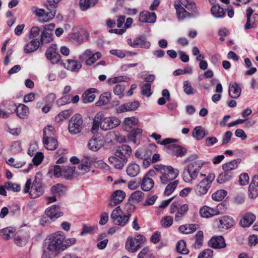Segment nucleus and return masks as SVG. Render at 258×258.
Here are the masks:
<instances>
[{
	"label": "nucleus",
	"instance_id": "1",
	"mask_svg": "<svg viewBox=\"0 0 258 258\" xmlns=\"http://www.w3.org/2000/svg\"><path fill=\"white\" fill-rule=\"evenodd\" d=\"M65 236L61 231H58L50 234L45 240L43 258H50L57 253H60L76 242L75 238L65 239Z\"/></svg>",
	"mask_w": 258,
	"mask_h": 258
},
{
	"label": "nucleus",
	"instance_id": "2",
	"mask_svg": "<svg viewBox=\"0 0 258 258\" xmlns=\"http://www.w3.org/2000/svg\"><path fill=\"white\" fill-rule=\"evenodd\" d=\"M120 123L121 121L117 117H107L102 112H99L93 119L91 131L93 134L97 133L99 128L107 131L117 127Z\"/></svg>",
	"mask_w": 258,
	"mask_h": 258
},
{
	"label": "nucleus",
	"instance_id": "3",
	"mask_svg": "<svg viewBox=\"0 0 258 258\" xmlns=\"http://www.w3.org/2000/svg\"><path fill=\"white\" fill-rule=\"evenodd\" d=\"M41 173H37L35 176V180L32 184L30 179L27 180L23 189L25 193H29L32 199H35L42 195L44 189L41 182Z\"/></svg>",
	"mask_w": 258,
	"mask_h": 258
},
{
	"label": "nucleus",
	"instance_id": "4",
	"mask_svg": "<svg viewBox=\"0 0 258 258\" xmlns=\"http://www.w3.org/2000/svg\"><path fill=\"white\" fill-rule=\"evenodd\" d=\"M203 165V163L201 161L189 164L183 172L182 178L184 181L191 183L192 180L196 179Z\"/></svg>",
	"mask_w": 258,
	"mask_h": 258
},
{
	"label": "nucleus",
	"instance_id": "5",
	"mask_svg": "<svg viewBox=\"0 0 258 258\" xmlns=\"http://www.w3.org/2000/svg\"><path fill=\"white\" fill-rule=\"evenodd\" d=\"M83 120L82 115L80 114L74 115L69 121L68 129L72 135L80 133L83 128Z\"/></svg>",
	"mask_w": 258,
	"mask_h": 258
},
{
	"label": "nucleus",
	"instance_id": "6",
	"mask_svg": "<svg viewBox=\"0 0 258 258\" xmlns=\"http://www.w3.org/2000/svg\"><path fill=\"white\" fill-rule=\"evenodd\" d=\"M179 173L178 169H174L171 166H166L164 169L161 170V175L160 176L161 183L167 184L170 181L175 179Z\"/></svg>",
	"mask_w": 258,
	"mask_h": 258
},
{
	"label": "nucleus",
	"instance_id": "7",
	"mask_svg": "<svg viewBox=\"0 0 258 258\" xmlns=\"http://www.w3.org/2000/svg\"><path fill=\"white\" fill-rule=\"evenodd\" d=\"M48 12H46L43 9H35L33 11V13L37 16L40 17L38 21L43 23L50 21L54 17L56 14V10L49 8H47Z\"/></svg>",
	"mask_w": 258,
	"mask_h": 258
},
{
	"label": "nucleus",
	"instance_id": "8",
	"mask_svg": "<svg viewBox=\"0 0 258 258\" xmlns=\"http://www.w3.org/2000/svg\"><path fill=\"white\" fill-rule=\"evenodd\" d=\"M174 8L176 11V15L179 20H184L187 19L196 18L199 15L198 11L195 12H188L186 10L178 3L174 4Z\"/></svg>",
	"mask_w": 258,
	"mask_h": 258
},
{
	"label": "nucleus",
	"instance_id": "9",
	"mask_svg": "<svg viewBox=\"0 0 258 258\" xmlns=\"http://www.w3.org/2000/svg\"><path fill=\"white\" fill-rule=\"evenodd\" d=\"M45 56L50 62L54 64L58 62L60 60V55L57 50L55 44H52L45 51Z\"/></svg>",
	"mask_w": 258,
	"mask_h": 258
},
{
	"label": "nucleus",
	"instance_id": "10",
	"mask_svg": "<svg viewBox=\"0 0 258 258\" xmlns=\"http://www.w3.org/2000/svg\"><path fill=\"white\" fill-rule=\"evenodd\" d=\"M253 12L254 11L250 7L246 10L247 21L245 25V29L254 28L258 24V14H253Z\"/></svg>",
	"mask_w": 258,
	"mask_h": 258
},
{
	"label": "nucleus",
	"instance_id": "11",
	"mask_svg": "<svg viewBox=\"0 0 258 258\" xmlns=\"http://www.w3.org/2000/svg\"><path fill=\"white\" fill-rule=\"evenodd\" d=\"M125 197V192L121 190H115L112 195L109 206L112 207L123 201Z\"/></svg>",
	"mask_w": 258,
	"mask_h": 258
},
{
	"label": "nucleus",
	"instance_id": "12",
	"mask_svg": "<svg viewBox=\"0 0 258 258\" xmlns=\"http://www.w3.org/2000/svg\"><path fill=\"white\" fill-rule=\"evenodd\" d=\"M45 213L51 221L62 216L63 213L60 211L59 207L57 205H53L46 209Z\"/></svg>",
	"mask_w": 258,
	"mask_h": 258
},
{
	"label": "nucleus",
	"instance_id": "13",
	"mask_svg": "<svg viewBox=\"0 0 258 258\" xmlns=\"http://www.w3.org/2000/svg\"><path fill=\"white\" fill-rule=\"evenodd\" d=\"M130 45L134 47H142L144 48H149L151 46V43L147 41L145 35H141L134 39L133 44Z\"/></svg>",
	"mask_w": 258,
	"mask_h": 258
},
{
	"label": "nucleus",
	"instance_id": "14",
	"mask_svg": "<svg viewBox=\"0 0 258 258\" xmlns=\"http://www.w3.org/2000/svg\"><path fill=\"white\" fill-rule=\"evenodd\" d=\"M146 241L142 235H137L134 239L130 238V252H135L141 248V244Z\"/></svg>",
	"mask_w": 258,
	"mask_h": 258
},
{
	"label": "nucleus",
	"instance_id": "15",
	"mask_svg": "<svg viewBox=\"0 0 258 258\" xmlns=\"http://www.w3.org/2000/svg\"><path fill=\"white\" fill-rule=\"evenodd\" d=\"M220 212L217 209L211 208L208 206H204L200 210V214L203 218H210L219 215Z\"/></svg>",
	"mask_w": 258,
	"mask_h": 258
},
{
	"label": "nucleus",
	"instance_id": "16",
	"mask_svg": "<svg viewBox=\"0 0 258 258\" xmlns=\"http://www.w3.org/2000/svg\"><path fill=\"white\" fill-rule=\"evenodd\" d=\"M169 153L177 157H182L186 153L187 150L184 147L175 144L169 145L167 146Z\"/></svg>",
	"mask_w": 258,
	"mask_h": 258
},
{
	"label": "nucleus",
	"instance_id": "17",
	"mask_svg": "<svg viewBox=\"0 0 258 258\" xmlns=\"http://www.w3.org/2000/svg\"><path fill=\"white\" fill-rule=\"evenodd\" d=\"M208 244L214 248H222L226 245L224 238L221 236L213 237L209 240Z\"/></svg>",
	"mask_w": 258,
	"mask_h": 258
},
{
	"label": "nucleus",
	"instance_id": "18",
	"mask_svg": "<svg viewBox=\"0 0 258 258\" xmlns=\"http://www.w3.org/2000/svg\"><path fill=\"white\" fill-rule=\"evenodd\" d=\"M156 19V15L154 12L144 11L140 14L139 21L141 22L153 23Z\"/></svg>",
	"mask_w": 258,
	"mask_h": 258
},
{
	"label": "nucleus",
	"instance_id": "19",
	"mask_svg": "<svg viewBox=\"0 0 258 258\" xmlns=\"http://www.w3.org/2000/svg\"><path fill=\"white\" fill-rule=\"evenodd\" d=\"M129 146L127 145H122L119 147L115 156L121 160H123V162H127L129 157Z\"/></svg>",
	"mask_w": 258,
	"mask_h": 258
},
{
	"label": "nucleus",
	"instance_id": "20",
	"mask_svg": "<svg viewBox=\"0 0 258 258\" xmlns=\"http://www.w3.org/2000/svg\"><path fill=\"white\" fill-rule=\"evenodd\" d=\"M255 216L251 213L244 214L240 221V224L243 227L250 226L255 221Z\"/></svg>",
	"mask_w": 258,
	"mask_h": 258
},
{
	"label": "nucleus",
	"instance_id": "21",
	"mask_svg": "<svg viewBox=\"0 0 258 258\" xmlns=\"http://www.w3.org/2000/svg\"><path fill=\"white\" fill-rule=\"evenodd\" d=\"M211 186L207 183V181L201 180L195 187V192L199 196L205 195L208 192Z\"/></svg>",
	"mask_w": 258,
	"mask_h": 258
},
{
	"label": "nucleus",
	"instance_id": "22",
	"mask_svg": "<svg viewBox=\"0 0 258 258\" xmlns=\"http://www.w3.org/2000/svg\"><path fill=\"white\" fill-rule=\"evenodd\" d=\"M62 63L65 68L71 71H78L82 67L80 62L73 59H67L63 62Z\"/></svg>",
	"mask_w": 258,
	"mask_h": 258
},
{
	"label": "nucleus",
	"instance_id": "23",
	"mask_svg": "<svg viewBox=\"0 0 258 258\" xmlns=\"http://www.w3.org/2000/svg\"><path fill=\"white\" fill-rule=\"evenodd\" d=\"M229 95L232 98H237L241 94V89L236 83L230 84L229 86Z\"/></svg>",
	"mask_w": 258,
	"mask_h": 258
},
{
	"label": "nucleus",
	"instance_id": "24",
	"mask_svg": "<svg viewBox=\"0 0 258 258\" xmlns=\"http://www.w3.org/2000/svg\"><path fill=\"white\" fill-rule=\"evenodd\" d=\"M40 44L38 39H33L29 43L25 45L24 48L25 52L28 53L36 51L39 48Z\"/></svg>",
	"mask_w": 258,
	"mask_h": 258
},
{
	"label": "nucleus",
	"instance_id": "25",
	"mask_svg": "<svg viewBox=\"0 0 258 258\" xmlns=\"http://www.w3.org/2000/svg\"><path fill=\"white\" fill-rule=\"evenodd\" d=\"M15 232V228L8 227L1 229L0 230V235L4 239L8 240L13 237Z\"/></svg>",
	"mask_w": 258,
	"mask_h": 258
},
{
	"label": "nucleus",
	"instance_id": "26",
	"mask_svg": "<svg viewBox=\"0 0 258 258\" xmlns=\"http://www.w3.org/2000/svg\"><path fill=\"white\" fill-rule=\"evenodd\" d=\"M188 210V206L187 204H183L179 205L177 211L175 215V221L178 222L182 219L185 216Z\"/></svg>",
	"mask_w": 258,
	"mask_h": 258
},
{
	"label": "nucleus",
	"instance_id": "27",
	"mask_svg": "<svg viewBox=\"0 0 258 258\" xmlns=\"http://www.w3.org/2000/svg\"><path fill=\"white\" fill-rule=\"evenodd\" d=\"M53 41V34L50 31L43 30L41 33L40 41L41 45L50 43Z\"/></svg>",
	"mask_w": 258,
	"mask_h": 258
},
{
	"label": "nucleus",
	"instance_id": "28",
	"mask_svg": "<svg viewBox=\"0 0 258 258\" xmlns=\"http://www.w3.org/2000/svg\"><path fill=\"white\" fill-rule=\"evenodd\" d=\"M220 227L224 229H228L233 226L234 221L227 216H224L219 219Z\"/></svg>",
	"mask_w": 258,
	"mask_h": 258
},
{
	"label": "nucleus",
	"instance_id": "29",
	"mask_svg": "<svg viewBox=\"0 0 258 258\" xmlns=\"http://www.w3.org/2000/svg\"><path fill=\"white\" fill-rule=\"evenodd\" d=\"M198 228L199 225L198 224H191L181 225L179 227L178 230L180 233L189 234L195 231Z\"/></svg>",
	"mask_w": 258,
	"mask_h": 258
},
{
	"label": "nucleus",
	"instance_id": "30",
	"mask_svg": "<svg viewBox=\"0 0 258 258\" xmlns=\"http://www.w3.org/2000/svg\"><path fill=\"white\" fill-rule=\"evenodd\" d=\"M240 159H235L223 165L222 168L224 171L231 172V171L236 169L238 164L240 163Z\"/></svg>",
	"mask_w": 258,
	"mask_h": 258
},
{
	"label": "nucleus",
	"instance_id": "31",
	"mask_svg": "<svg viewBox=\"0 0 258 258\" xmlns=\"http://www.w3.org/2000/svg\"><path fill=\"white\" fill-rule=\"evenodd\" d=\"M102 145L103 141L96 138L91 139L88 144L89 149L93 151L99 150Z\"/></svg>",
	"mask_w": 258,
	"mask_h": 258
},
{
	"label": "nucleus",
	"instance_id": "32",
	"mask_svg": "<svg viewBox=\"0 0 258 258\" xmlns=\"http://www.w3.org/2000/svg\"><path fill=\"white\" fill-rule=\"evenodd\" d=\"M208 135V132L202 128L201 126H197L193 130L192 136L197 140H202L205 136Z\"/></svg>",
	"mask_w": 258,
	"mask_h": 258
},
{
	"label": "nucleus",
	"instance_id": "33",
	"mask_svg": "<svg viewBox=\"0 0 258 258\" xmlns=\"http://www.w3.org/2000/svg\"><path fill=\"white\" fill-rule=\"evenodd\" d=\"M76 167L74 166H65L63 169V175L62 176L68 180L72 179L75 175Z\"/></svg>",
	"mask_w": 258,
	"mask_h": 258
},
{
	"label": "nucleus",
	"instance_id": "34",
	"mask_svg": "<svg viewBox=\"0 0 258 258\" xmlns=\"http://www.w3.org/2000/svg\"><path fill=\"white\" fill-rule=\"evenodd\" d=\"M203 232L199 231L195 236V242L192 244V247L196 249L200 248L203 244Z\"/></svg>",
	"mask_w": 258,
	"mask_h": 258
},
{
	"label": "nucleus",
	"instance_id": "35",
	"mask_svg": "<svg viewBox=\"0 0 258 258\" xmlns=\"http://www.w3.org/2000/svg\"><path fill=\"white\" fill-rule=\"evenodd\" d=\"M98 0H80L79 6L80 9L85 11L89 9L91 7H94L97 3Z\"/></svg>",
	"mask_w": 258,
	"mask_h": 258
},
{
	"label": "nucleus",
	"instance_id": "36",
	"mask_svg": "<svg viewBox=\"0 0 258 258\" xmlns=\"http://www.w3.org/2000/svg\"><path fill=\"white\" fill-rule=\"evenodd\" d=\"M28 107L23 104H20L16 108L17 115L21 118H25L28 115Z\"/></svg>",
	"mask_w": 258,
	"mask_h": 258
},
{
	"label": "nucleus",
	"instance_id": "37",
	"mask_svg": "<svg viewBox=\"0 0 258 258\" xmlns=\"http://www.w3.org/2000/svg\"><path fill=\"white\" fill-rule=\"evenodd\" d=\"M142 129L138 127H132L130 126V142L137 144L138 137L142 133Z\"/></svg>",
	"mask_w": 258,
	"mask_h": 258
},
{
	"label": "nucleus",
	"instance_id": "38",
	"mask_svg": "<svg viewBox=\"0 0 258 258\" xmlns=\"http://www.w3.org/2000/svg\"><path fill=\"white\" fill-rule=\"evenodd\" d=\"M154 185V180L151 178L144 176L142 180L141 187L144 191L150 190Z\"/></svg>",
	"mask_w": 258,
	"mask_h": 258
},
{
	"label": "nucleus",
	"instance_id": "39",
	"mask_svg": "<svg viewBox=\"0 0 258 258\" xmlns=\"http://www.w3.org/2000/svg\"><path fill=\"white\" fill-rule=\"evenodd\" d=\"M211 12L212 15L217 18H222L225 15L224 9L219 5L213 6L211 9Z\"/></svg>",
	"mask_w": 258,
	"mask_h": 258
},
{
	"label": "nucleus",
	"instance_id": "40",
	"mask_svg": "<svg viewBox=\"0 0 258 258\" xmlns=\"http://www.w3.org/2000/svg\"><path fill=\"white\" fill-rule=\"evenodd\" d=\"M233 174L232 172L224 171L220 173L217 179L218 183L222 184L230 180L232 177Z\"/></svg>",
	"mask_w": 258,
	"mask_h": 258
},
{
	"label": "nucleus",
	"instance_id": "41",
	"mask_svg": "<svg viewBox=\"0 0 258 258\" xmlns=\"http://www.w3.org/2000/svg\"><path fill=\"white\" fill-rule=\"evenodd\" d=\"M54 128L50 125H48L45 127L43 129V141H47V140L53 139L54 135Z\"/></svg>",
	"mask_w": 258,
	"mask_h": 258
},
{
	"label": "nucleus",
	"instance_id": "42",
	"mask_svg": "<svg viewBox=\"0 0 258 258\" xmlns=\"http://www.w3.org/2000/svg\"><path fill=\"white\" fill-rule=\"evenodd\" d=\"M92 90H95V89H88L83 93L82 95L83 103H91L94 100L96 96L93 93Z\"/></svg>",
	"mask_w": 258,
	"mask_h": 258
},
{
	"label": "nucleus",
	"instance_id": "43",
	"mask_svg": "<svg viewBox=\"0 0 258 258\" xmlns=\"http://www.w3.org/2000/svg\"><path fill=\"white\" fill-rule=\"evenodd\" d=\"M111 94L110 92H105L101 94L96 104L98 106L107 104L110 101Z\"/></svg>",
	"mask_w": 258,
	"mask_h": 258
},
{
	"label": "nucleus",
	"instance_id": "44",
	"mask_svg": "<svg viewBox=\"0 0 258 258\" xmlns=\"http://www.w3.org/2000/svg\"><path fill=\"white\" fill-rule=\"evenodd\" d=\"M73 113L72 110H66L60 112L55 117V120L57 122H59L68 118Z\"/></svg>",
	"mask_w": 258,
	"mask_h": 258
},
{
	"label": "nucleus",
	"instance_id": "45",
	"mask_svg": "<svg viewBox=\"0 0 258 258\" xmlns=\"http://www.w3.org/2000/svg\"><path fill=\"white\" fill-rule=\"evenodd\" d=\"M144 194L141 190H136L130 195V199L133 202L139 203L142 201L144 198Z\"/></svg>",
	"mask_w": 258,
	"mask_h": 258
},
{
	"label": "nucleus",
	"instance_id": "46",
	"mask_svg": "<svg viewBox=\"0 0 258 258\" xmlns=\"http://www.w3.org/2000/svg\"><path fill=\"white\" fill-rule=\"evenodd\" d=\"M119 137L114 132H110L106 134L105 137V141L107 143L114 144L118 141Z\"/></svg>",
	"mask_w": 258,
	"mask_h": 258
},
{
	"label": "nucleus",
	"instance_id": "47",
	"mask_svg": "<svg viewBox=\"0 0 258 258\" xmlns=\"http://www.w3.org/2000/svg\"><path fill=\"white\" fill-rule=\"evenodd\" d=\"M43 143L45 148L49 150H54L57 147V142L55 138L47 140L46 142L43 140Z\"/></svg>",
	"mask_w": 258,
	"mask_h": 258
},
{
	"label": "nucleus",
	"instance_id": "48",
	"mask_svg": "<svg viewBox=\"0 0 258 258\" xmlns=\"http://www.w3.org/2000/svg\"><path fill=\"white\" fill-rule=\"evenodd\" d=\"M178 183V180H175L168 184L164 190L165 195L169 196L171 195L176 188Z\"/></svg>",
	"mask_w": 258,
	"mask_h": 258
},
{
	"label": "nucleus",
	"instance_id": "49",
	"mask_svg": "<svg viewBox=\"0 0 258 258\" xmlns=\"http://www.w3.org/2000/svg\"><path fill=\"white\" fill-rule=\"evenodd\" d=\"M102 56V54L100 52H97L92 54L87 59H86L85 63L87 65L90 66L94 63L96 60L100 59Z\"/></svg>",
	"mask_w": 258,
	"mask_h": 258
},
{
	"label": "nucleus",
	"instance_id": "50",
	"mask_svg": "<svg viewBox=\"0 0 258 258\" xmlns=\"http://www.w3.org/2000/svg\"><path fill=\"white\" fill-rule=\"evenodd\" d=\"M176 249L177 252L183 254H187L189 252V250L186 247V242L183 240L177 243Z\"/></svg>",
	"mask_w": 258,
	"mask_h": 258
},
{
	"label": "nucleus",
	"instance_id": "51",
	"mask_svg": "<svg viewBox=\"0 0 258 258\" xmlns=\"http://www.w3.org/2000/svg\"><path fill=\"white\" fill-rule=\"evenodd\" d=\"M227 195V191L224 189L217 190L212 194L213 200L216 201H222Z\"/></svg>",
	"mask_w": 258,
	"mask_h": 258
},
{
	"label": "nucleus",
	"instance_id": "52",
	"mask_svg": "<svg viewBox=\"0 0 258 258\" xmlns=\"http://www.w3.org/2000/svg\"><path fill=\"white\" fill-rule=\"evenodd\" d=\"M22 145L20 141H14L10 145V150L14 154L20 153L21 152Z\"/></svg>",
	"mask_w": 258,
	"mask_h": 258
},
{
	"label": "nucleus",
	"instance_id": "53",
	"mask_svg": "<svg viewBox=\"0 0 258 258\" xmlns=\"http://www.w3.org/2000/svg\"><path fill=\"white\" fill-rule=\"evenodd\" d=\"M125 90V86L123 85L118 84L115 85L113 88V92L115 95L118 96L119 98L124 97V91Z\"/></svg>",
	"mask_w": 258,
	"mask_h": 258
},
{
	"label": "nucleus",
	"instance_id": "54",
	"mask_svg": "<svg viewBox=\"0 0 258 258\" xmlns=\"http://www.w3.org/2000/svg\"><path fill=\"white\" fill-rule=\"evenodd\" d=\"M181 4L186 9L189 11H191V12L198 11L197 9L195 3L190 1V0H183Z\"/></svg>",
	"mask_w": 258,
	"mask_h": 258
},
{
	"label": "nucleus",
	"instance_id": "55",
	"mask_svg": "<svg viewBox=\"0 0 258 258\" xmlns=\"http://www.w3.org/2000/svg\"><path fill=\"white\" fill-rule=\"evenodd\" d=\"M183 91L187 95H192L195 93V89L190 84L188 81H184L183 83Z\"/></svg>",
	"mask_w": 258,
	"mask_h": 258
},
{
	"label": "nucleus",
	"instance_id": "56",
	"mask_svg": "<svg viewBox=\"0 0 258 258\" xmlns=\"http://www.w3.org/2000/svg\"><path fill=\"white\" fill-rule=\"evenodd\" d=\"M53 173V175L56 177H59L63 175V170L61 169L59 165H55L53 168L50 169L48 173Z\"/></svg>",
	"mask_w": 258,
	"mask_h": 258
},
{
	"label": "nucleus",
	"instance_id": "57",
	"mask_svg": "<svg viewBox=\"0 0 258 258\" xmlns=\"http://www.w3.org/2000/svg\"><path fill=\"white\" fill-rule=\"evenodd\" d=\"M141 94L143 96L150 97L152 95L150 83H145L141 88Z\"/></svg>",
	"mask_w": 258,
	"mask_h": 258
},
{
	"label": "nucleus",
	"instance_id": "58",
	"mask_svg": "<svg viewBox=\"0 0 258 258\" xmlns=\"http://www.w3.org/2000/svg\"><path fill=\"white\" fill-rule=\"evenodd\" d=\"M140 171V167L136 163L130 164V176L135 177L139 174Z\"/></svg>",
	"mask_w": 258,
	"mask_h": 258
},
{
	"label": "nucleus",
	"instance_id": "59",
	"mask_svg": "<svg viewBox=\"0 0 258 258\" xmlns=\"http://www.w3.org/2000/svg\"><path fill=\"white\" fill-rule=\"evenodd\" d=\"M5 187L8 190H10L14 192L19 191L21 189L20 185L17 183H13L11 182H8L5 183Z\"/></svg>",
	"mask_w": 258,
	"mask_h": 258
},
{
	"label": "nucleus",
	"instance_id": "60",
	"mask_svg": "<svg viewBox=\"0 0 258 258\" xmlns=\"http://www.w3.org/2000/svg\"><path fill=\"white\" fill-rule=\"evenodd\" d=\"M70 37L72 40L78 44H81L83 41V37L79 32L71 33Z\"/></svg>",
	"mask_w": 258,
	"mask_h": 258
},
{
	"label": "nucleus",
	"instance_id": "61",
	"mask_svg": "<svg viewBox=\"0 0 258 258\" xmlns=\"http://www.w3.org/2000/svg\"><path fill=\"white\" fill-rule=\"evenodd\" d=\"M258 187L250 184L249 186V197L251 199L255 198L258 196Z\"/></svg>",
	"mask_w": 258,
	"mask_h": 258
},
{
	"label": "nucleus",
	"instance_id": "62",
	"mask_svg": "<svg viewBox=\"0 0 258 258\" xmlns=\"http://www.w3.org/2000/svg\"><path fill=\"white\" fill-rule=\"evenodd\" d=\"M173 223V218L170 216H165L163 217L161 221L163 227L167 228L170 226Z\"/></svg>",
	"mask_w": 258,
	"mask_h": 258
},
{
	"label": "nucleus",
	"instance_id": "63",
	"mask_svg": "<svg viewBox=\"0 0 258 258\" xmlns=\"http://www.w3.org/2000/svg\"><path fill=\"white\" fill-rule=\"evenodd\" d=\"M213 251L211 249H206L198 256V258H212Z\"/></svg>",
	"mask_w": 258,
	"mask_h": 258
},
{
	"label": "nucleus",
	"instance_id": "64",
	"mask_svg": "<svg viewBox=\"0 0 258 258\" xmlns=\"http://www.w3.org/2000/svg\"><path fill=\"white\" fill-rule=\"evenodd\" d=\"M64 188V186L62 184H57L51 187V191L53 193L58 194L59 195H60L63 194Z\"/></svg>",
	"mask_w": 258,
	"mask_h": 258
}]
</instances>
